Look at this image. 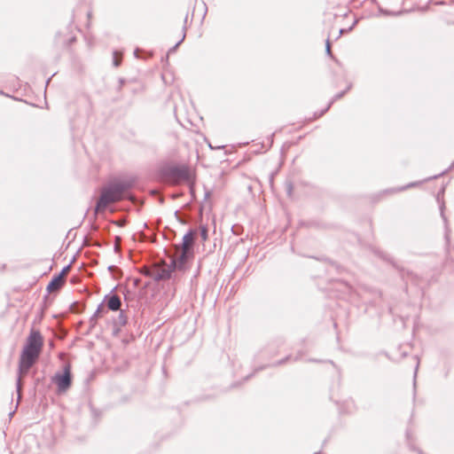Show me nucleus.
<instances>
[{
    "mask_svg": "<svg viewBox=\"0 0 454 454\" xmlns=\"http://www.w3.org/2000/svg\"><path fill=\"white\" fill-rule=\"evenodd\" d=\"M43 347V338L39 331L32 329L21 350L19 361L20 377L27 374L36 363Z\"/></svg>",
    "mask_w": 454,
    "mask_h": 454,
    "instance_id": "f03ea898",
    "label": "nucleus"
},
{
    "mask_svg": "<svg viewBox=\"0 0 454 454\" xmlns=\"http://www.w3.org/2000/svg\"><path fill=\"white\" fill-rule=\"evenodd\" d=\"M200 230L202 240L206 241L208 239L207 228L206 226H200Z\"/></svg>",
    "mask_w": 454,
    "mask_h": 454,
    "instance_id": "9d476101",
    "label": "nucleus"
},
{
    "mask_svg": "<svg viewBox=\"0 0 454 454\" xmlns=\"http://www.w3.org/2000/svg\"><path fill=\"white\" fill-rule=\"evenodd\" d=\"M175 270L176 269L171 262L168 264L162 262L161 263L156 264L153 267L151 270V276L156 280L168 279Z\"/></svg>",
    "mask_w": 454,
    "mask_h": 454,
    "instance_id": "423d86ee",
    "label": "nucleus"
},
{
    "mask_svg": "<svg viewBox=\"0 0 454 454\" xmlns=\"http://www.w3.org/2000/svg\"><path fill=\"white\" fill-rule=\"evenodd\" d=\"M60 391H66L71 385V368L67 364L62 374H57L54 378Z\"/></svg>",
    "mask_w": 454,
    "mask_h": 454,
    "instance_id": "6e6552de",
    "label": "nucleus"
},
{
    "mask_svg": "<svg viewBox=\"0 0 454 454\" xmlns=\"http://www.w3.org/2000/svg\"><path fill=\"white\" fill-rule=\"evenodd\" d=\"M171 176L176 183L178 182H193L195 172L188 166H180L171 169Z\"/></svg>",
    "mask_w": 454,
    "mask_h": 454,
    "instance_id": "39448f33",
    "label": "nucleus"
},
{
    "mask_svg": "<svg viewBox=\"0 0 454 454\" xmlns=\"http://www.w3.org/2000/svg\"><path fill=\"white\" fill-rule=\"evenodd\" d=\"M123 191L124 188L121 185L104 189L95 208L96 214L104 212L108 205L119 201L121 199Z\"/></svg>",
    "mask_w": 454,
    "mask_h": 454,
    "instance_id": "20e7f679",
    "label": "nucleus"
},
{
    "mask_svg": "<svg viewBox=\"0 0 454 454\" xmlns=\"http://www.w3.org/2000/svg\"><path fill=\"white\" fill-rule=\"evenodd\" d=\"M43 347V338L39 331L32 329L21 350L19 361L20 377L27 374L36 363Z\"/></svg>",
    "mask_w": 454,
    "mask_h": 454,
    "instance_id": "f257e3e1",
    "label": "nucleus"
},
{
    "mask_svg": "<svg viewBox=\"0 0 454 454\" xmlns=\"http://www.w3.org/2000/svg\"><path fill=\"white\" fill-rule=\"evenodd\" d=\"M121 59V56L117 52L114 53V65L118 67L120 65Z\"/></svg>",
    "mask_w": 454,
    "mask_h": 454,
    "instance_id": "9b49d317",
    "label": "nucleus"
},
{
    "mask_svg": "<svg viewBox=\"0 0 454 454\" xmlns=\"http://www.w3.org/2000/svg\"><path fill=\"white\" fill-rule=\"evenodd\" d=\"M327 51H330V44L327 43Z\"/></svg>",
    "mask_w": 454,
    "mask_h": 454,
    "instance_id": "f8f14e48",
    "label": "nucleus"
},
{
    "mask_svg": "<svg viewBox=\"0 0 454 454\" xmlns=\"http://www.w3.org/2000/svg\"><path fill=\"white\" fill-rule=\"evenodd\" d=\"M107 306L111 310H118L121 307L120 298L116 295L112 296L107 301Z\"/></svg>",
    "mask_w": 454,
    "mask_h": 454,
    "instance_id": "1a4fd4ad",
    "label": "nucleus"
},
{
    "mask_svg": "<svg viewBox=\"0 0 454 454\" xmlns=\"http://www.w3.org/2000/svg\"><path fill=\"white\" fill-rule=\"evenodd\" d=\"M194 241V234L189 232L184 236L182 244L176 246V252L170 260L176 270H185L187 263L193 258Z\"/></svg>",
    "mask_w": 454,
    "mask_h": 454,
    "instance_id": "7ed1b4c3",
    "label": "nucleus"
},
{
    "mask_svg": "<svg viewBox=\"0 0 454 454\" xmlns=\"http://www.w3.org/2000/svg\"><path fill=\"white\" fill-rule=\"evenodd\" d=\"M69 270V266L65 267L58 276L51 279L47 286L48 292L53 293L59 291L64 286Z\"/></svg>",
    "mask_w": 454,
    "mask_h": 454,
    "instance_id": "0eeeda50",
    "label": "nucleus"
}]
</instances>
